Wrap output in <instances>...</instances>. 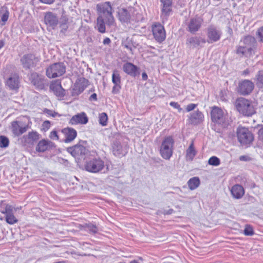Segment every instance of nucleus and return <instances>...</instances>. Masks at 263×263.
Instances as JSON below:
<instances>
[{"label": "nucleus", "mask_w": 263, "mask_h": 263, "mask_svg": "<svg viewBox=\"0 0 263 263\" xmlns=\"http://www.w3.org/2000/svg\"><path fill=\"white\" fill-rule=\"evenodd\" d=\"M96 9L99 15L105 17L106 25L108 26L114 25L115 18L113 16L114 9L110 2L106 1L97 5Z\"/></svg>", "instance_id": "1"}, {"label": "nucleus", "mask_w": 263, "mask_h": 263, "mask_svg": "<svg viewBox=\"0 0 263 263\" xmlns=\"http://www.w3.org/2000/svg\"><path fill=\"white\" fill-rule=\"evenodd\" d=\"M175 141L171 136L163 139L159 148L161 156L165 160H170L173 156Z\"/></svg>", "instance_id": "2"}, {"label": "nucleus", "mask_w": 263, "mask_h": 263, "mask_svg": "<svg viewBox=\"0 0 263 263\" xmlns=\"http://www.w3.org/2000/svg\"><path fill=\"white\" fill-rule=\"evenodd\" d=\"M235 105L237 110L243 116H251L255 112L252 101L244 98L237 99Z\"/></svg>", "instance_id": "3"}, {"label": "nucleus", "mask_w": 263, "mask_h": 263, "mask_svg": "<svg viewBox=\"0 0 263 263\" xmlns=\"http://www.w3.org/2000/svg\"><path fill=\"white\" fill-rule=\"evenodd\" d=\"M105 167V162L99 157L89 158L86 160L84 164L85 170L90 173H97Z\"/></svg>", "instance_id": "4"}, {"label": "nucleus", "mask_w": 263, "mask_h": 263, "mask_svg": "<svg viewBox=\"0 0 263 263\" xmlns=\"http://www.w3.org/2000/svg\"><path fill=\"white\" fill-rule=\"evenodd\" d=\"M67 151L70 153L78 162L85 160L89 151L86 147L80 144L68 147Z\"/></svg>", "instance_id": "5"}, {"label": "nucleus", "mask_w": 263, "mask_h": 263, "mask_svg": "<svg viewBox=\"0 0 263 263\" xmlns=\"http://www.w3.org/2000/svg\"><path fill=\"white\" fill-rule=\"evenodd\" d=\"M66 72V67L63 63H55L50 65L46 71L49 78H55L62 76Z\"/></svg>", "instance_id": "6"}, {"label": "nucleus", "mask_w": 263, "mask_h": 263, "mask_svg": "<svg viewBox=\"0 0 263 263\" xmlns=\"http://www.w3.org/2000/svg\"><path fill=\"white\" fill-rule=\"evenodd\" d=\"M40 60V57H37L32 53H27L23 55L21 58L20 62L25 69L30 70L34 68Z\"/></svg>", "instance_id": "7"}, {"label": "nucleus", "mask_w": 263, "mask_h": 263, "mask_svg": "<svg viewBox=\"0 0 263 263\" xmlns=\"http://www.w3.org/2000/svg\"><path fill=\"white\" fill-rule=\"evenodd\" d=\"M237 137L238 141L242 145H248L254 140L253 134L246 127H239L237 130Z\"/></svg>", "instance_id": "8"}, {"label": "nucleus", "mask_w": 263, "mask_h": 263, "mask_svg": "<svg viewBox=\"0 0 263 263\" xmlns=\"http://www.w3.org/2000/svg\"><path fill=\"white\" fill-rule=\"evenodd\" d=\"M31 83L37 90H43L47 85V80L45 77L35 71H30L29 74Z\"/></svg>", "instance_id": "9"}, {"label": "nucleus", "mask_w": 263, "mask_h": 263, "mask_svg": "<svg viewBox=\"0 0 263 263\" xmlns=\"http://www.w3.org/2000/svg\"><path fill=\"white\" fill-rule=\"evenodd\" d=\"M206 42L209 44H212L220 40L222 32L219 27L214 25H210L206 28Z\"/></svg>", "instance_id": "10"}, {"label": "nucleus", "mask_w": 263, "mask_h": 263, "mask_svg": "<svg viewBox=\"0 0 263 263\" xmlns=\"http://www.w3.org/2000/svg\"><path fill=\"white\" fill-rule=\"evenodd\" d=\"M154 39L156 42L161 44L166 39V32L164 26L160 23H155L152 26Z\"/></svg>", "instance_id": "11"}, {"label": "nucleus", "mask_w": 263, "mask_h": 263, "mask_svg": "<svg viewBox=\"0 0 263 263\" xmlns=\"http://www.w3.org/2000/svg\"><path fill=\"white\" fill-rule=\"evenodd\" d=\"M211 118L213 122L222 125L226 121V115L221 108L214 106L211 108Z\"/></svg>", "instance_id": "12"}, {"label": "nucleus", "mask_w": 263, "mask_h": 263, "mask_svg": "<svg viewBox=\"0 0 263 263\" xmlns=\"http://www.w3.org/2000/svg\"><path fill=\"white\" fill-rule=\"evenodd\" d=\"M44 22L47 30H54L59 24V20L56 13L48 11L44 13Z\"/></svg>", "instance_id": "13"}, {"label": "nucleus", "mask_w": 263, "mask_h": 263, "mask_svg": "<svg viewBox=\"0 0 263 263\" xmlns=\"http://www.w3.org/2000/svg\"><path fill=\"white\" fill-rule=\"evenodd\" d=\"M254 88V83L251 80L245 79L239 82L237 87V91L241 95L247 96L252 92Z\"/></svg>", "instance_id": "14"}, {"label": "nucleus", "mask_w": 263, "mask_h": 263, "mask_svg": "<svg viewBox=\"0 0 263 263\" xmlns=\"http://www.w3.org/2000/svg\"><path fill=\"white\" fill-rule=\"evenodd\" d=\"M203 20L201 16L196 15L191 17L186 24V30L192 34H195L201 28Z\"/></svg>", "instance_id": "15"}, {"label": "nucleus", "mask_w": 263, "mask_h": 263, "mask_svg": "<svg viewBox=\"0 0 263 263\" xmlns=\"http://www.w3.org/2000/svg\"><path fill=\"white\" fill-rule=\"evenodd\" d=\"M89 83V81L85 78L82 77L78 79L71 90L72 96L77 97L80 95L86 88Z\"/></svg>", "instance_id": "16"}, {"label": "nucleus", "mask_w": 263, "mask_h": 263, "mask_svg": "<svg viewBox=\"0 0 263 263\" xmlns=\"http://www.w3.org/2000/svg\"><path fill=\"white\" fill-rule=\"evenodd\" d=\"M173 1V0H160L161 7L160 17L163 21H167L172 14Z\"/></svg>", "instance_id": "17"}, {"label": "nucleus", "mask_w": 263, "mask_h": 263, "mask_svg": "<svg viewBox=\"0 0 263 263\" xmlns=\"http://www.w3.org/2000/svg\"><path fill=\"white\" fill-rule=\"evenodd\" d=\"M206 43L205 38L200 36H193L189 37L186 39V44L190 48H199L203 47V45Z\"/></svg>", "instance_id": "18"}, {"label": "nucleus", "mask_w": 263, "mask_h": 263, "mask_svg": "<svg viewBox=\"0 0 263 263\" xmlns=\"http://www.w3.org/2000/svg\"><path fill=\"white\" fill-rule=\"evenodd\" d=\"M122 69L126 74L133 78H136L140 73V68L129 62H127L123 65Z\"/></svg>", "instance_id": "19"}, {"label": "nucleus", "mask_w": 263, "mask_h": 263, "mask_svg": "<svg viewBox=\"0 0 263 263\" xmlns=\"http://www.w3.org/2000/svg\"><path fill=\"white\" fill-rule=\"evenodd\" d=\"M20 80L17 73H11L6 81V85L11 90H17L20 86Z\"/></svg>", "instance_id": "20"}, {"label": "nucleus", "mask_w": 263, "mask_h": 263, "mask_svg": "<svg viewBox=\"0 0 263 263\" xmlns=\"http://www.w3.org/2000/svg\"><path fill=\"white\" fill-rule=\"evenodd\" d=\"M88 122V118L84 112L78 113L72 117L69 121L71 125L78 124H86Z\"/></svg>", "instance_id": "21"}, {"label": "nucleus", "mask_w": 263, "mask_h": 263, "mask_svg": "<svg viewBox=\"0 0 263 263\" xmlns=\"http://www.w3.org/2000/svg\"><path fill=\"white\" fill-rule=\"evenodd\" d=\"M28 125L22 126L21 122L14 121L11 122V130L14 136L18 137L25 133L28 129Z\"/></svg>", "instance_id": "22"}, {"label": "nucleus", "mask_w": 263, "mask_h": 263, "mask_svg": "<svg viewBox=\"0 0 263 263\" xmlns=\"http://www.w3.org/2000/svg\"><path fill=\"white\" fill-rule=\"evenodd\" d=\"M49 88L58 98H63L65 95V90L62 87L61 82L58 81L52 82Z\"/></svg>", "instance_id": "23"}, {"label": "nucleus", "mask_w": 263, "mask_h": 263, "mask_svg": "<svg viewBox=\"0 0 263 263\" xmlns=\"http://www.w3.org/2000/svg\"><path fill=\"white\" fill-rule=\"evenodd\" d=\"M240 43L242 44L252 53L256 46V41L254 37L251 35H247L244 36L240 41Z\"/></svg>", "instance_id": "24"}, {"label": "nucleus", "mask_w": 263, "mask_h": 263, "mask_svg": "<svg viewBox=\"0 0 263 263\" xmlns=\"http://www.w3.org/2000/svg\"><path fill=\"white\" fill-rule=\"evenodd\" d=\"M112 152L115 156L122 157L127 153V148L126 146L123 147L120 142L115 141L112 145Z\"/></svg>", "instance_id": "25"}, {"label": "nucleus", "mask_w": 263, "mask_h": 263, "mask_svg": "<svg viewBox=\"0 0 263 263\" xmlns=\"http://www.w3.org/2000/svg\"><path fill=\"white\" fill-rule=\"evenodd\" d=\"M62 132L65 135L64 142L65 143L72 141L77 136V132L72 127L64 128Z\"/></svg>", "instance_id": "26"}, {"label": "nucleus", "mask_w": 263, "mask_h": 263, "mask_svg": "<svg viewBox=\"0 0 263 263\" xmlns=\"http://www.w3.org/2000/svg\"><path fill=\"white\" fill-rule=\"evenodd\" d=\"M245 189L239 184L233 185L231 189V193L233 197L236 199L241 198L245 194Z\"/></svg>", "instance_id": "27"}, {"label": "nucleus", "mask_w": 263, "mask_h": 263, "mask_svg": "<svg viewBox=\"0 0 263 263\" xmlns=\"http://www.w3.org/2000/svg\"><path fill=\"white\" fill-rule=\"evenodd\" d=\"M40 134L36 131L32 130L26 135H24L23 139L24 142L28 144H33L40 139Z\"/></svg>", "instance_id": "28"}, {"label": "nucleus", "mask_w": 263, "mask_h": 263, "mask_svg": "<svg viewBox=\"0 0 263 263\" xmlns=\"http://www.w3.org/2000/svg\"><path fill=\"white\" fill-rule=\"evenodd\" d=\"M204 119L203 114L198 110L191 114L190 120L193 124H198L201 123Z\"/></svg>", "instance_id": "29"}, {"label": "nucleus", "mask_w": 263, "mask_h": 263, "mask_svg": "<svg viewBox=\"0 0 263 263\" xmlns=\"http://www.w3.org/2000/svg\"><path fill=\"white\" fill-rule=\"evenodd\" d=\"M197 155V151L194 146V141L192 140L186 150L185 158L187 161H192Z\"/></svg>", "instance_id": "30"}, {"label": "nucleus", "mask_w": 263, "mask_h": 263, "mask_svg": "<svg viewBox=\"0 0 263 263\" xmlns=\"http://www.w3.org/2000/svg\"><path fill=\"white\" fill-rule=\"evenodd\" d=\"M119 20L122 23H129L130 20V14L127 9L122 8L120 10L119 13Z\"/></svg>", "instance_id": "31"}, {"label": "nucleus", "mask_w": 263, "mask_h": 263, "mask_svg": "<svg viewBox=\"0 0 263 263\" xmlns=\"http://www.w3.org/2000/svg\"><path fill=\"white\" fill-rule=\"evenodd\" d=\"M50 143V141L48 140L42 139L40 140L36 146V151L39 153L45 152L49 148Z\"/></svg>", "instance_id": "32"}, {"label": "nucleus", "mask_w": 263, "mask_h": 263, "mask_svg": "<svg viewBox=\"0 0 263 263\" xmlns=\"http://www.w3.org/2000/svg\"><path fill=\"white\" fill-rule=\"evenodd\" d=\"M105 24L106 23L105 17L102 15H98L97 19V27L99 32L104 33L106 32Z\"/></svg>", "instance_id": "33"}, {"label": "nucleus", "mask_w": 263, "mask_h": 263, "mask_svg": "<svg viewBox=\"0 0 263 263\" xmlns=\"http://www.w3.org/2000/svg\"><path fill=\"white\" fill-rule=\"evenodd\" d=\"M200 183L199 178L197 177H194L189 179L187 181V185L191 190H194L199 186Z\"/></svg>", "instance_id": "34"}, {"label": "nucleus", "mask_w": 263, "mask_h": 263, "mask_svg": "<svg viewBox=\"0 0 263 263\" xmlns=\"http://www.w3.org/2000/svg\"><path fill=\"white\" fill-rule=\"evenodd\" d=\"M60 33L65 35L66 32L68 28V20L67 18H63L60 22Z\"/></svg>", "instance_id": "35"}, {"label": "nucleus", "mask_w": 263, "mask_h": 263, "mask_svg": "<svg viewBox=\"0 0 263 263\" xmlns=\"http://www.w3.org/2000/svg\"><path fill=\"white\" fill-rule=\"evenodd\" d=\"M236 53L241 56L247 55L248 54H251L252 53L249 50L242 44H240L237 46Z\"/></svg>", "instance_id": "36"}, {"label": "nucleus", "mask_w": 263, "mask_h": 263, "mask_svg": "<svg viewBox=\"0 0 263 263\" xmlns=\"http://www.w3.org/2000/svg\"><path fill=\"white\" fill-rule=\"evenodd\" d=\"M111 81L114 85H121V77L117 69H115L112 72Z\"/></svg>", "instance_id": "37"}, {"label": "nucleus", "mask_w": 263, "mask_h": 263, "mask_svg": "<svg viewBox=\"0 0 263 263\" xmlns=\"http://www.w3.org/2000/svg\"><path fill=\"white\" fill-rule=\"evenodd\" d=\"M84 229L86 231L92 234H96L98 231V228L97 226L92 223H86L84 225Z\"/></svg>", "instance_id": "38"}, {"label": "nucleus", "mask_w": 263, "mask_h": 263, "mask_svg": "<svg viewBox=\"0 0 263 263\" xmlns=\"http://www.w3.org/2000/svg\"><path fill=\"white\" fill-rule=\"evenodd\" d=\"M0 13L1 21L3 23V25H4L8 20L9 16V12L7 8L5 7L2 8L0 11Z\"/></svg>", "instance_id": "39"}, {"label": "nucleus", "mask_w": 263, "mask_h": 263, "mask_svg": "<svg viewBox=\"0 0 263 263\" xmlns=\"http://www.w3.org/2000/svg\"><path fill=\"white\" fill-rule=\"evenodd\" d=\"M108 116L106 112H102L99 115V122L102 126H105L107 124Z\"/></svg>", "instance_id": "40"}, {"label": "nucleus", "mask_w": 263, "mask_h": 263, "mask_svg": "<svg viewBox=\"0 0 263 263\" xmlns=\"http://www.w3.org/2000/svg\"><path fill=\"white\" fill-rule=\"evenodd\" d=\"M10 141L8 138L4 135L0 136V147L5 148L8 147Z\"/></svg>", "instance_id": "41"}, {"label": "nucleus", "mask_w": 263, "mask_h": 263, "mask_svg": "<svg viewBox=\"0 0 263 263\" xmlns=\"http://www.w3.org/2000/svg\"><path fill=\"white\" fill-rule=\"evenodd\" d=\"M257 85L259 88L263 89V71H259L256 75Z\"/></svg>", "instance_id": "42"}, {"label": "nucleus", "mask_w": 263, "mask_h": 263, "mask_svg": "<svg viewBox=\"0 0 263 263\" xmlns=\"http://www.w3.org/2000/svg\"><path fill=\"white\" fill-rule=\"evenodd\" d=\"M208 163L210 165L217 166L220 165V160L217 157L213 156L209 158Z\"/></svg>", "instance_id": "43"}, {"label": "nucleus", "mask_w": 263, "mask_h": 263, "mask_svg": "<svg viewBox=\"0 0 263 263\" xmlns=\"http://www.w3.org/2000/svg\"><path fill=\"white\" fill-rule=\"evenodd\" d=\"M243 234L245 236H251L254 234V231L250 225L246 224L243 230Z\"/></svg>", "instance_id": "44"}, {"label": "nucleus", "mask_w": 263, "mask_h": 263, "mask_svg": "<svg viewBox=\"0 0 263 263\" xmlns=\"http://www.w3.org/2000/svg\"><path fill=\"white\" fill-rule=\"evenodd\" d=\"M5 220L9 224H13L17 222L18 220L13 214L5 216Z\"/></svg>", "instance_id": "45"}, {"label": "nucleus", "mask_w": 263, "mask_h": 263, "mask_svg": "<svg viewBox=\"0 0 263 263\" xmlns=\"http://www.w3.org/2000/svg\"><path fill=\"white\" fill-rule=\"evenodd\" d=\"M13 206L10 204H6L5 207L1 211V213L5 214V216L13 214Z\"/></svg>", "instance_id": "46"}, {"label": "nucleus", "mask_w": 263, "mask_h": 263, "mask_svg": "<svg viewBox=\"0 0 263 263\" xmlns=\"http://www.w3.org/2000/svg\"><path fill=\"white\" fill-rule=\"evenodd\" d=\"M256 36L260 42L263 43V26L259 28L256 32Z\"/></svg>", "instance_id": "47"}, {"label": "nucleus", "mask_w": 263, "mask_h": 263, "mask_svg": "<svg viewBox=\"0 0 263 263\" xmlns=\"http://www.w3.org/2000/svg\"><path fill=\"white\" fill-rule=\"evenodd\" d=\"M170 105L173 108L178 109L179 112H180L182 110L180 105L177 102L172 101L170 103Z\"/></svg>", "instance_id": "48"}, {"label": "nucleus", "mask_w": 263, "mask_h": 263, "mask_svg": "<svg viewBox=\"0 0 263 263\" xmlns=\"http://www.w3.org/2000/svg\"><path fill=\"white\" fill-rule=\"evenodd\" d=\"M196 106L197 105L196 104L191 103L188 104L186 107V111L190 112L193 110L196 107Z\"/></svg>", "instance_id": "49"}, {"label": "nucleus", "mask_w": 263, "mask_h": 263, "mask_svg": "<svg viewBox=\"0 0 263 263\" xmlns=\"http://www.w3.org/2000/svg\"><path fill=\"white\" fill-rule=\"evenodd\" d=\"M258 137L259 141L263 143V126L258 132Z\"/></svg>", "instance_id": "50"}, {"label": "nucleus", "mask_w": 263, "mask_h": 263, "mask_svg": "<svg viewBox=\"0 0 263 263\" xmlns=\"http://www.w3.org/2000/svg\"><path fill=\"white\" fill-rule=\"evenodd\" d=\"M50 138L53 140H58L59 139L58 132L55 130H52L50 133Z\"/></svg>", "instance_id": "51"}, {"label": "nucleus", "mask_w": 263, "mask_h": 263, "mask_svg": "<svg viewBox=\"0 0 263 263\" xmlns=\"http://www.w3.org/2000/svg\"><path fill=\"white\" fill-rule=\"evenodd\" d=\"M121 87V85H114L112 88V92L114 94H117L119 92Z\"/></svg>", "instance_id": "52"}, {"label": "nucleus", "mask_w": 263, "mask_h": 263, "mask_svg": "<svg viewBox=\"0 0 263 263\" xmlns=\"http://www.w3.org/2000/svg\"><path fill=\"white\" fill-rule=\"evenodd\" d=\"M46 113L48 115H49V116H51L52 117H55L57 116V114H58L57 112H56L55 111H52L51 110H49V109H47Z\"/></svg>", "instance_id": "53"}, {"label": "nucleus", "mask_w": 263, "mask_h": 263, "mask_svg": "<svg viewBox=\"0 0 263 263\" xmlns=\"http://www.w3.org/2000/svg\"><path fill=\"white\" fill-rule=\"evenodd\" d=\"M40 1L43 4L51 5L54 2L55 0H40Z\"/></svg>", "instance_id": "54"}, {"label": "nucleus", "mask_w": 263, "mask_h": 263, "mask_svg": "<svg viewBox=\"0 0 263 263\" xmlns=\"http://www.w3.org/2000/svg\"><path fill=\"white\" fill-rule=\"evenodd\" d=\"M89 100L90 101H96L97 100V95L96 93H92L89 97Z\"/></svg>", "instance_id": "55"}, {"label": "nucleus", "mask_w": 263, "mask_h": 263, "mask_svg": "<svg viewBox=\"0 0 263 263\" xmlns=\"http://www.w3.org/2000/svg\"><path fill=\"white\" fill-rule=\"evenodd\" d=\"M110 42H111L110 39L107 37H105L103 41V43L105 45H109L110 43Z\"/></svg>", "instance_id": "56"}, {"label": "nucleus", "mask_w": 263, "mask_h": 263, "mask_svg": "<svg viewBox=\"0 0 263 263\" xmlns=\"http://www.w3.org/2000/svg\"><path fill=\"white\" fill-rule=\"evenodd\" d=\"M142 79L143 81H146L148 79V76L145 71L142 73Z\"/></svg>", "instance_id": "57"}, {"label": "nucleus", "mask_w": 263, "mask_h": 263, "mask_svg": "<svg viewBox=\"0 0 263 263\" xmlns=\"http://www.w3.org/2000/svg\"><path fill=\"white\" fill-rule=\"evenodd\" d=\"M124 47L127 49L129 50L133 53V48L131 45L128 43L124 45Z\"/></svg>", "instance_id": "58"}, {"label": "nucleus", "mask_w": 263, "mask_h": 263, "mask_svg": "<svg viewBox=\"0 0 263 263\" xmlns=\"http://www.w3.org/2000/svg\"><path fill=\"white\" fill-rule=\"evenodd\" d=\"M174 212V210L172 209L168 210H165L163 212L164 215H170L172 214Z\"/></svg>", "instance_id": "59"}, {"label": "nucleus", "mask_w": 263, "mask_h": 263, "mask_svg": "<svg viewBox=\"0 0 263 263\" xmlns=\"http://www.w3.org/2000/svg\"><path fill=\"white\" fill-rule=\"evenodd\" d=\"M250 70L249 69H246L242 71V75L244 76H247L250 73Z\"/></svg>", "instance_id": "60"}, {"label": "nucleus", "mask_w": 263, "mask_h": 263, "mask_svg": "<svg viewBox=\"0 0 263 263\" xmlns=\"http://www.w3.org/2000/svg\"><path fill=\"white\" fill-rule=\"evenodd\" d=\"M239 159L241 161H247L248 160V159H247V156H241L240 157H239Z\"/></svg>", "instance_id": "61"}, {"label": "nucleus", "mask_w": 263, "mask_h": 263, "mask_svg": "<svg viewBox=\"0 0 263 263\" xmlns=\"http://www.w3.org/2000/svg\"><path fill=\"white\" fill-rule=\"evenodd\" d=\"M61 161H60L61 163H64L65 164H66L67 163H68V161L67 160H65L64 159H61Z\"/></svg>", "instance_id": "62"}, {"label": "nucleus", "mask_w": 263, "mask_h": 263, "mask_svg": "<svg viewBox=\"0 0 263 263\" xmlns=\"http://www.w3.org/2000/svg\"><path fill=\"white\" fill-rule=\"evenodd\" d=\"M4 46V42L3 40L0 41V49L2 48Z\"/></svg>", "instance_id": "63"}, {"label": "nucleus", "mask_w": 263, "mask_h": 263, "mask_svg": "<svg viewBox=\"0 0 263 263\" xmlns=\"http://www.w3.org/2000/svg\"><path fill=\"white\" fill-rule=\"evenodd\" d=\"M129 263H139V262L136 260H133Z\"/></svg>", "instance_id": "64"}]
</instances>
